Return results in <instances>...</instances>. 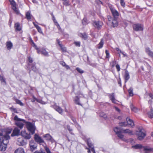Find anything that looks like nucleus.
I'll return each mask as SVG.
<instances>
[{
  "label": "nucleus",
  "instance_id": "nucleus-49",
  "mask_svg": "<svg viewBox=\"0 0 153 153\" xmlns=\"http://www.w3.org/2000/svg\"><path fill=\"white\" fill-rule=\"evenodd\" d=\"M31 69L32 70L35 72L36 71V68L33 65L32 66Z\"/></svg>",
  "mask_w": 153,
  "mask_h": 153
},
{
  "label": "nucleus",
  "instance_id": "nucleus-25",
  "mask_svg": "<svg viewBox=\"0 0 153 153\" xmlns=\"http://www.w3.org/2000/svg\"><path fill=\"white\" fill-rule=\"evenodd\" d=\"M75 103L79 105H82L79 102V98L78 96H76L74 99Z\"/></svg>",
  "mask_w": 153,
  "mask_h": 153
},
{
  "label": "nucleus",
  "instance_id": "nucleus-2",
  "mask_svg": "<svg viewBox=\"0 0 153 153\" xmlns=\"http://www.w3.org/2000/svg\"><path fill=\"white\" fill-rule=\"evenodd\" d=\"M14 119L15 121L16 125L20 129L22 128L24 126V123H25V120L18 118L16 115L15 116Z\"/></svg>",
  "mask_w": 153,
  "mask_h": 153
},
{
  "label": "nucleus",
  "instance_id": "nucleus-57",
  "mask_svg": "<svg viewBox=\"0 0 153 153\" xmlns=\"http://www.w3.org/2000/svg\"><path fill=\"white\" fill-rule=\"evenodd\" d=\"M30 41L32 43V44L31 45H35V43L34 42H33V40L32 39L30 38Z\"/></svg>",
  "mask_w": 153,
  "mask_h": 153
},
{
  "label": "nucleus",
  "instance_id": "nucleus-58",
  "mask_svg": "<svg viewBox=\"0 0 153 153\" xmlns=\"http://www.w3.org/2000/svg\"><path fill=\"white\" fill-rule=\"evenodd\" d=\"M108 19L109 21H110L112 20V18L110 16H108Z\"/></svg>",
  "mask_w": 153,
  "mask_h": 153
},
{
  "label": "nucleus",
  "instance_id": "nucleus-27",
  "mask_svg": "<svg viewBox=\"0 0 153 153\" xmlns=\"http://www.w3.org/2000/svg\"><path fill=\"white\" fill-rule=\"evenodd\" d=\"M117 18L114 19L112 21V23L113 24V26L114 27H115L117 26L118 23L116 20Z\"/></svg>",
  "mask_w": 153,
  "mask_h": 153
},
{
  "label": "nucleus",
  "instance_id": "nucleus-16",
  "mask_svg": "<svg viewBox=\"0 0 153 153\" xmlns=\"http://www.w3.org/2000/svg\"><path fill=\"white\" fill-rule=\"evenodd\" d=\"M20 134V130L17 128H15L13 130V132L11 134L12 136H18Z\"/></svg>",
  "mask_w": 153,
  "mask_h": 153
},
{
  "label": "nucleus",
  "instance_id": "nucleus-19",
  "mask_svg": "<svg viewBox=\"0 0 153 153\" xmlns=\"http://www.w3.org/2000/svg\"><path fill=\"white\" fill-rule=\"evenodd\" d=\"M146 53L150 57L153 58V52H152L150 48H146Z\"/></svg>",
  "mask_w": 153,
  "mask_h": 153
},
{
  "label": "nucleus",
  "instance_id": "nucleus-33",
  "mask_svg": "<svg viewBox=\"0 0 153 153\" xmlns=\"http://www.w3.org/2000/svg\"><path fill=\"white\" fill-rule=\"evenodd\" d=\"M35 26L37 29L38 31L40 33L43 34L42 29L40 27L37 25H35Z\"/></svg>",
  "mask_w": 153,
  "mask_h": 153
},
{
  "label": "nucleus",
  "instance_id": "nucleus-44",
  "mask_svg": "<svg viewBox=\"0 0 153 153\" xmlns=\"http://www.w3.org/2000/svg\"><path fill=\"white\" fill-rule=\"evenodd\" d=\"M45 148L47 153H51L50 149L48 147L45 146Z\"/></svg>",
  "mask_w": 153,
  "mask_h": 153
},
{
  "label": "nucleus",
  "instance_id": "nucleus-1",
  "mask_svg": "<svg viewBox=\"0 0 153 153\" xmlns=\"http://www.w3.org/2000/svg\"><path fill=\"white\" fill-rule=\"evenodd\" d=\"M11 129H6L4 131L5 134L3 136L0 137V142H1L0 145V150L1 151H5L7 148V145L8 143V140L10 139V136L8 135L11 133L12 131Z\"/></svg>",
  "mask_w": 153,
  "mask_h": 153
},
{
  "label": "nucleus",
  "instance_id": "nucleus-61",
  "mask_svg": "<svg viewBox=\"0 0 153 153\" xmlns=\"http://www.w3.org/2000/svg\"><path fill=\"white\" fill-rule=\"evenodd\" d=\"M64 67L66 68L67 69H68L70 68L69 67V66H68V65H66V64Z\"/></svg>",
  "mask_w": 153,
  "mask_h": 153
},
{
  "label": "nucleus",
  "instance_id": "nucleus-39",
  "mask_svg": "<svg viewBox=\"0 0 153 153\" xmlns=\"http://www.w3.org/2000/svg\"><path fill=\"white\" fill-rule=\"evenodd\" d=\"M100 117H102L104 118H107V115L105 114L103 112H100Z\"/></svg>",
  "mask_w": 153,
  "mask_h": 153
},
{
  "label": "nucleus",
  "instance_id": "nucleus-11",
  "mask_svg": "<svg viewBox=\"0 0 153 153\" xmlns=\"http://www.w3.org/2000/svg\"><path fill=\"white\" fill-rule=\"evenodd\" d=\"M143 149L144 153H150L153 152V148L149 146H143Z\"/></svg>",
  "mask_w": 153,
  "mask_h": 153
},
{
  "label": "nucleus",
  "instance_id": "nucleus-10",
  "mask_svg": "<svg viewBox=\"0 0 153 153\" xmlns=\"http://www.w3.org/2000/svg\"><path fill=\"white\" fill-rule=\"evenodd\" d=\"M110 9L114 17V18H117V17L119 16V14L118 12L115 9L112 7H110Z\"/></svg>",
  "mask_w": 153,
  "mask_h": 153
},
{
  "label": "nucleus",
  "instance_id": "nucleus-20",
  "mask_svg": "<svg viewBox=\"0 0 153 153\" xmlns=\"http://www.w3.org/2000/svg\"><path fill=\"white\" fill-rule=\"evenodd\" d=\"M126 120L128 123L127 124L129 126L131 127L134 126L133 122L132 120L130 119L128 117H127L126 118Z\"/></svg>",
  "mask_w": 153,
  "mask_h": 153
},
{
  "label": "nucleus",
  "instance_id": "nucleus-34",
  "mask_svg": "<svg viewBox=\"0 0 153 153\" xmlns=\"http://www.w3.org/2000/svg\"><path fill=\"white\" fill-rule=\"evenodd\" d=\"M0 80L2 83H4L5 84H6V82L3 76L0 75Z\"/></svg>",
  "mask_w": 153,
  "mask_h": 153
},
{
  "label": "nucleus",
  "instance_id": "nucleus-55",
  "mask_svg": "<svg viewBox=\"0 0 153 153\" xmlns=\"http://www.w3.org/2000/svg\"><path fill=\"white\" fill-rule=\"evenodd\" d=\"M60 64L64 67H65L66 65V63L62 61L61 62Z\"/></svg>",
  "mask_w": 153,
  "mask_h": 153
},
{
  "label": "nucleus",
  "instance_id": "nucleus-3",
  "mask_svg": "<svg viewBox=\"0 0 153 153\" xmlns=\"http://www.w3.org/2000/svg\"><path fill=\"white\" fill-rule=\"evenodd\" d=\"M114 131L120 138L122 140L125 142H127V140L124 137V135L122 134V131L120 129L116 127L114 129Z\"/></svg>",
  "mask_w": 153,
  "mask_h": 153
},
{
  "label": "nucleus",
  "instance_id": "nucleus-8",
  "mask_svg": "<svg viewBox=\"0 0 153 153\" xmlns=\"http://www.w3.org/2000/svg\"><path fill=\"white\" fill-rule=\"evenodd\" d=\"M93 23L94 27L98 29L101 28L103 24L100 21H94Z\"/></svg>",
  "mask_w": 153,
  "mask_h": 153
},
{
  "label": "nucleus",
  "instance_id": "nucleus-7",
  "mask_svg": "<svg viewBox=\"0 0 153 153\" xmlns=\"http://www.w3.org/2000/svg\"><path fill=\"white\" fill-rule=\"evenodd\" d=\"M9 1L12 6V9L14 10L16 14H19V12L16 7V4L15 2L13 0H9Z\"/></svg>",
  "mask_w": 153,
  "mask_h": 153
},
{
  "label": "nucleus",
  "instance_id": "nucleus-63",
  "mask_svg": "<svg viewBox=\"0 0 153 153\" xmlns=\"http://www.w3.org/2000/svg\"><path fill=\"white\" fill-rule=\"evenodd\" d=\"M149 95L150 97L153 100V94H150Z\"/></svg>",
  "mask_w": 153,
  "mask_h": 153
},
{
  "label": "nucleus",
  "instance_id": "nucleus-54",
  "mask_svg": "<svg viewBox=\"0 0 153 153\" xmlns=\"http://www.w3.org/2000/svg\"><path fill=\"white\" fill-rule=\"evenodd\" d=\"M5 130H5L4 131H3L2 133H0V136H1V137L3 136L4 135H3L4 134V133L5 134V132L4 131Z\"/></svg>",
  "mask_w": 153,
  "mask_h": 153
},
{
  "label": "nucleus",
  "instance_id": "nucleus-31",
  "mask_svg": "<svg viewBox=\"0 0 153 153\" xmlns=\"http://www.w3.org/2000/svg\"><path fill=\"white\" fill-rule=\"evenodd\" d=\"M104 44V42L102 41V39L100 42L97 45V48L99 49H100L102 48L103 47V45Z\"/></svg>",
  "mask_w": 153,
  "mask_h": 153
},
{
  "label": "nucleus",
  "instance_id": "nucleus-6",
  "mask_svg": "<svg viewBox=\"0 0 153 153\" xmlns=\"http://www.w3.org/2000/svg\"><path fill=\"white\" fill-rule=\"evenodd\" d=\"M133 28L136 31H143V25L141 24H136L133 25Z\"/></svg>",
  "mask_w": 153,
  "mask_h": 153
},
{
  "label": "nucleus",
  "instance_id": "nucleus-60",
  "mask_svg": "<svg viewBox=\"0 0 153 153\" xmlns=\"http://www.w3.org/2000/svg\"><path fill=\"white\" fill-rule=\"evenodd\" d=\"M114 108L115 109V110L117 111L118 112H120V110L117 107H114Z\"/></svg>",
  "mask_w": 153,
  "mask_h": 153
},
{
  "label": "nucleus",
  "instance_id": "nucleus-18",
  "mask_svg": "<svg viewBox=\"0 0 153 153\" xmlns=\"http://www.w3.org/2000/svg\"><path fill=\"white\" fill-rule=\"evenodd\" d=\"M43 137L46 138L47 140H50L52 142H53L54 141V139L49 134H48L44 135Z\"/></svg>",
  "mask_w": 153,
  "mask_h": 153
},
{
  "label": "nucleus",
  "instance_id": "nucleus-46",
  "mask_svg": "<svg viewBox=\"0 0 153 153\" xmlns=\"http://www.w3.org/2000/svg\"><path fill=\"white\" fill-rule=\"evenodd\" d=\"M105 53L106 54V58H109V53L108 51L107 50H105Z\"/></svg>",
  "mask_w": 153,
  "mask_h": 153
},
{
  "label": "nucleus",
  "instance_id": "nucleus-50",
  "mask_svg": "<svg viewBox=\"0 0 153 153\" xmlns=\"http://www.w3.org/2000/svg\"><path fill=\"white\" fill-rule=\"evenodd\" d=\"M82 23L83 25H85L87 24L86 19H84L82 20Z\"/></svg>",
  "mask_w": 153,
  "mask_h": 153
},
{
  "label": "nucleus",
  "instance_id": "nucleus-14",
  "mask_svg": "<svg viewBox=\"0 0 153 153\" xmlns=\"http://www.w3.org/2000/svg\"><path fill=\"white\" fill-rule=\"evenodd\" d=\"M16 143L19 146H24L26 144L25 142L24 141L22 137L19 138L18 139Z\"/></svg>",
  "mask_w": 153,
  "mask_h": 153
},
{
  "label": "nucleus",
  "instance_id": "nucleus-38",
  "mask_svg": "<svg viewBox=\"0 0 153 153\" xmlns=\"http://www.w3.org/2000/svg\"><path fill=\"white\" fill-rule=\"evenodd\" d=\"M133 88H130L128 90V92L129 96H132L133 95Z\"/></svg>",
  "mask_w": 153,
  "mask_h": 153
},
{
  "label": "nucleus",
  "instance_id": "nucleus-56",
  "mask_svg": "<svg viewBox=\"0 0 153 153\" xmlns=\"http://www.w3.org/2000/svg\"><path fill=\"white\" fill-rule=\"evenodd\" d=\"M28 60L29 62L30 63H32L33 62L32 58L30 57H29Z\"/></svg>",
  "mask_w": 153,
  "mask_h": 153
},
{
  "label": "nucleus",
  "instance_id": "nucleus-22",
  "mask_svg": "<svg viewBox=\"0 0 153 153\" xmlns=\"http://www.w3.org/2000/svg\"><path fill=\"white\" fill-rule=\"evenodd\" d=\"M15 28L16 31H20L22 29L20 24L18 23H17L15 24Z\"/></svg>",
  "mask_w": 153,
  "mask_h": 153
},
{
  "label": "nucleus",
  "instance_id": "nucleus-12",
  "mask_svg": "<svg viewBox=\"0 0 153 153\" xmlns=\"http://www.w3.org/2000/svg\"><path fill=\"white\" fill-rule=\"evenodd\" d=\"M34 139L36 142L39 143L44 142L43 140L36 134H35L34 135Z\"/></svg>",
  "mask_w": 153,
  "mask_h": 153
},
{
  "label": "nucleus",
  "instance_id": "nucleus-47",
  "mask_svg": "<svg viewBox=\"0 0 153 153\" xmlns=\"http://www.w3.org/2000/svg\"><path fill=\"white\" fill-rule=\"evenodd\" d=\"M120 125L121 126H126L127 125L125 122H121L120 123Z\"/></svg>",
  "mask_w": 153,
  "mask_h": 153
},
{
  "label": "nucleus",
  "instance_id": "nucleus-45",
  "mask_svg": "<svg viewBox=\"0 0 153 153\" xmlns=\"http://www.w3.org/2000/svg\"><path fill=\"white\" fill-rule=\"evenodd\" d=\"M74 44L77 47H80V42H74Z\"/></svg>",
  "mask_w": 153,
  "mask_h": 153
},
{
  "label": "nucleus",
  "instance_id": "nucleus-41",
  "mask_svg": "<svg viewBox=\"0 0 153 153\" xmlns=\"http://www.w3.org/2000/svg\"><path fill=\"white\" fill-rule=\"evenodd\" d=\"M76 70L80 73L82 74L84 73V71L79 68H77Z\"/></svg>",
  "mask_w": 153,
  "mask_h": 153
},
{
  "label": "nucleus",
  "instance_id": "nucleus-15",
  "mask_svg": "<svg viewBox=\"0 0 153 153\" xmlns=\"http://www.w3.org/2000/svg\"><path fill=\"white\" fill-rule=\"evenodd\" d=\"M115 94L114 93L109 94L108 95L109 98L112 102L114 103H117V101L115 98Z\"/></svg>",
  "mask_w": 153,
  "mask_h": 153
},
{
  "label": "nucleus",
  "instance_id": "nucleus-36",
  "mask_svg": "<svg viewBox=\"0 0 153 153\" xmlns=\"http://www.w3.org/2000/svg\"><path fill=\"white\" fill-rule=\"evenodd\" d=\"M26 18L28 20H30L31 19V15H30V12H27L26 14Z\"/></svg>",
  "mask_w": 153,
  "mask_h": 153
},
{
  "label": "nucleus",
  "instance_id": "nucleus-35",
  "mask_svg": "<svg viewBox=\"0 0 153 153\" xmlns=\"http://www.w3.org/2000/svg\"><path fill=\"white\" fill-rule=\"evenodd\" d=\"M41 53L43 55L46 56H48V52H47L45 50H43L41 51Z\"/></svg>",
  "mask_w": 153,
  "mask_h": 153
},
{
  "label": "nucleus",
  "instance_id": "nucleus-17",
  "mask_svg": "<svg viewBox=\"0 0 153 153\" xmlns=\"http://www.w3.org/2000/svg\"><path fill=\"white\" fill-rule=\"evenodd\" d=\"M53 108L59 114H62L63 112V110L61 108L55 105L53 106Z\"/></svg>",
  "mask_w": 153,
  "mask_h": 153
},
{
  "label": "nucleus",
  "instance_id": "nucleus-5",
  "mask_svg": "<svg viewBox=\"0 0 153 153\" xmlns=\"http://www.w3.org/2000/svg\"><path fill=\"white\" fill-rule=\"evenodd\" d=\"M26 126L28 130L32 134H34L36 128L34 125L30 123L27 122L26 123Z\"/></svg>",
  "mask_w": 153,
  "mask_h": 153
},
{
  "label": "nucleus",
  "instance_id": "nucleus-43",
  "mask_svg": "<svg viewBox=\"0 0 153 153\" xmlns=\"http://www.w3.org/2000/svg\"><path fill=\"white\" fill-rule=\"evenodd\" d=\"M64 1V2H63V4L64 5L68 6L69 5V2L68 1H67V0H65Z\"/></svg>",
  "mask_w": 153,
  "mask_h": 153
},
{
  "label": "nucleus",
  "instance_id": "nucleus-52",
  "mask_svg": "<svg viewBox=\"0 0 153 153\" xmlns=\"http://www.w3.org/2000/svg\"><path fill=\"white\" fill-rule=\"evenodd\" d=\"M116 61H114L111 63V65L112 67H113L114 66L115 64H116Z\"/></svg>",
  "mask_w": 153,
  "mask_h": 153
},
{
  "label": "nucleus",
  "instance_id": "nucleus-29",
  "mask_svg": "<svg viewBox=\"0 0 153 153\" xmlns=\"http://www.w3.org/2000/svg\"><path fill=\"white\" fill-rule=\"evenodd\" d=\"M143 146L141 144H137L132 146V147L135 149L143 148Z\"/></svg>",
  "mask_w": 153,
  "mask_h": 153
},
{
  "label": "nucleus",
  "instance_id": "nucleus-40",
  "mask_svg": "<svg viewBox=\"0 0 153 153\" xmlns=\"http://www.w3.org/2000/svg\"><path fill=\"white\" fill-rule=\"evenodd\" d=\"M79 35L85 39L87 38V36L85 34H83L82 33H80Z\"/></svg>",
  "mask_w": 153,
  "mask_h": 153
},
{
  "label": "nucleus",
  "instance_id": "nucleus-28",
  "mask_svg": "<svg viewBox=\"0 0 153 153\" xmlns=\"http://www.w3.org/2000/svg\"><path fill=\"white\" fill-rule=\"evenodd\" d=\"M14 100L15 101L17 104H19L21 106H23V104L19 100L15 98H14Z\"/></svg>",
  "mask_w": 153,
  "mask_h": 153
},
{
  "label": "nucleus",
  "instance_id": "nucleus-13",
  "mask_svg": "<svg viewBox=\"0 0 153 153\" xmlns=\"http://www.w3.org/2000/svg\"><path fill=\"white\" fill-rule=\"evenodd\" d=\"M21 134L22 137L26 139H29L31 137L30 134L26 133L25 131H22L21 132Z\"/></svg>",
  "mask_w": 153,
  "mask_h": 153
},
{
  "label": "nucleus",
  "instance_id": "nucleus-37",
  "mask_svg": "<svg viewBox=\"0 0 153 153\" xmlns=\"http://www.w3.org/2000/svg\"><path fill=\"white\" fill-rule=\"evenodd\" d=\"M87 143L88 146L91 148V149H92V147H94L92 144L90 142L89 139H88L87 140Z\"/></svg>",
  "mask_w": 153,
  "mask_h": 153
},
{
  "label": "nucleus",
  "instance_id": "nucleus-32",
  "mask_svg": "<svg viewBox=\"0 0 153 153\" xmlns=\"http://www.w3.org/2000/svg\"><path fill=\"white\" fill-rule=\"evenodd\" d=\"M123 131L126 133H128L129 134L131 135L132 134V131L129 129H126L123 130Z\"/></svg>",
  "mask_w": 153,
  "mask_h": 153
},
{
  "label": "nucleus",
  "instance_id": "nucleus-26",
  "mask_svg": "<svg viewBox=\"0 0 153 153\" xmlns=\"http://www.w3.org/2000/svg\"><path fill=\"white\" fill-rule=\"evenodd\" d=\"M125 76L126 82L130 78L129 74L127 71H125Z\"/></svg>",
  "mask_w": 153,
  "mask_h": 153
},
{
  "label": "nucleus",
  "instance_id": "nucleus-51",
  "mask_svg": "<svg viewBox=\"0 0 153 153\" xmlns=\"http://www.w3.org/2000/svg\"><path fill=\"white\" fill-rule=\"evenodd\" d=\"M56 41L57 42L59 45L60 47H62V44L60 41H59V40L58 39H56Z\"/></svg>",
  "mask_w": 153,
  "mask_h": 153
},
{
  "label": "nucleus",
  "instance_id": "nucleus-59",
  "mask_svg": "<svg viewBox=\"0 0 153 153\" xmlns=\"http://www.w3.org/2000/svg\"><path fill=\"white\" fill-rule=\"evenodd\" d=\"M91 150L93 152V153H96L94 147H92V149H91Z\"/></svg>",
  "mask_w": 153,
  "mask_h": 153
},
{
  "label": "nucleus",
  "instance_id": "nucleus-30",
  "mask_svg": "<svg viewBox=\"0 0 153 153\" xmlns=\"http://www.w3.org/2000/svg\"><path fill=\"white\" fill-rule=\"evenodd\" d=\"M148 115L150 118H153V109L152 108L151 109V111L148 112Z\"/></svg>",
  "mask_w": 153,
  "mask_h": 153
},
{
  "label": "nucleus",
  "instance_id": "nucleus-62",
  "mask_svg": "<svg viewBox=\"0 0 153 153\" xmlns=\"http://www.w3.org/2000/svg\"><path fill=\"white\" fill-rule=\"evenodd\" d=\"M120 52L122 54L123 56H127V55L124 54L123 52H122L121 50H120Z\"/></svg>",
  "mask_w": 153,
  "mask_h": 153
},
{
  "label": "nucleus",
  "instance_id": "nucleus-64",
  "mask_svg": "<svg viewBox=\"0 0 153 153\" xmlns=\"http://www.w3.org/2000/svg\"><path fill=\"white\" fill-rule=\"evenodd\" d=\"M34 153H45L43 152H39L38 151H36V152H34Z\"/></svg>",
  "mask_w": 153,
  "mask_h": 153
},
{
  "label": "nucleus",
  "instance_id": "nucleus-4",
  "mask_svg": "<svg viewBox=\"0 0 153 153\" xmlns=\"http://www.w3.org/2000/svg\"><path fill=\"white\" fill-rule=\"evenodd\" d=\"M136 134L138 136V139L140 140L143 139L146 135L145 131L143 129H139L138 131H137Z\"/></svg>",
  "mask_w": 153,
  "mask_h": 153
},
{
  "label": "nucleus",
  "instance_id": "nucleus-23",
  "mask_svg": "<svg viewBox=\"0 0 153 153\" xmlns=\"http://www.w3.org/2000/svg\"><path fill=\"white\" fill-rule=\"evenodd\" d=\"M15 153H25V152L23 148H19L15 150Z\"/></svg>",
  "mask_w": 153,
  "mask_h": 153
},
{
  "label": "nucleus",
  "instance_id": "nucleus-24",
  "mask_svg": "<svg viewBox=\"0 0 153 153\" xmlns=\"http://www.w3.org/2000/svg\"><path fill=\"white\" fill-rule=\"evenodd\" d=\"M6 46L7 48L10 50L11 48L13 46V44L10 42H7Z\"/></svg>",
  "mask_w": 153,
  "mask_h": 153
},
{
  "label": "nucleus",
  "instance_id": "nucleus-48",
  "mask_svg": "<svg viewBox=\"0 0 153 153\" xmlns=\"http://www.w3.org/2000/svg\"><path fill=\"white\" fill-rule=\"evenodd\" d=\"M120 3L122 6L124 7L125 6V3L124 2V0H120Z\"/></svg>",
  "mask_w": 153,
  "mask_h": 153
},
{
  "label": "nucleus",
  "instance_id": "nucleus-21",
  "mask_svg": "<svg viewBox=\"0 0 153 153\" xmlns=\"http://www.w3.org/2000/svg\"><path fill=\"white\" fill-rule=\"evenodd\" d=\"M130 107L131 111L135 113L138 112L140 110L139 109L137 108L134 106L132 104H131L130 105Z\"/></svg>",
  "mask_w": 153,
  "mask_h": 153
},
{
  "label": "nucleus",
  "instance_id": "nucleus-9",
  "mask_svg": "<svg viewBox=\"0 0 153 153\" xmlns=\"http://www.w3.org/2000/svg\"><path fill=\"white\" fill-rule=\"evenodd\" d=\"M29 146L30 149L32 151L36 149L37 146V144L32 140L30 142Z\"/></svg>",
  "mask_w": 153,
  "mask_h": 153
},
{
  "label": "nucleus",
  "instance_id": "nucleus-42",
  "mask_svg": "<svg viewBox=\"0 0 153 153\" xmlns=\"http://www.w3.org/2000/svg\"><path fill=\"white\" fill-rule=\"evenodd\" d=\"M60 47L61 48V50L62 52H65L66 51V48L64 46L62 45V47Z\"/></svg>",
  "mask_w": 153,
  "mask_h": 153
},
{
  "label": "nucleus",
  "instance_id": "nucleus-53",
  "mask_svg": "<svg viewBox=\"0 0 153 153\" xmlns=\"http://www.w3.org/2000/svg\"><path fill=\"white\" fill-rule=\"evenodd\" d=\"M116 67L117 69V71H120V65H118V64L116 66Z\"/></svg>",
  "mask_w": 153,
  "mask_h": 153
}]
</instances>
